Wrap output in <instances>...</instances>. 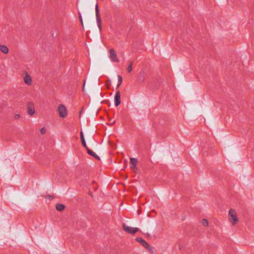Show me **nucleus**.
<instances>
[{
  "label": "nucleus",
  "instance_id": "1",
  "mask_svg": "<svg viewBox=\"0 0 254 254\" xmlns=\"http://www.w3.org/2000/svg\"><path fill=\"white\" fill-rule=\"evenodd\" d=\"M228 220L232 224L235 225L238 221V218L237 212L234 209H231L228 213Z\"/></svg>",
  "mask_w": 254,
  "mask_h": 254
},
{
  "label": "nucleus",
  "instance_id": "2",
  "mask_svg": "<svg viewBox=\"0 0 254 254\" xmlns=\"http://www.w3.org/2000/svg\"><path fill=\"white\" fill-rule=\"evenodd\" d=\"M95 13H96V22L99 28L100 31L102 30V20L101 18L100 11L98 8V4L95 5Z\"/></svg>",
  "mask_w": 254,
  "mask_h": 254
},
{
  "label": "nucleus",
  "instance_id": "3",
  "mask_svg": "<svg viewBox=\"0 0 254 254\" xmlns=\"http://www.w3.org/2000/svg\"><path fill=\"white\" fill-rule=\"evenodd\" d=\"M123 227L124 230L128 234H134L139 231V229L138 228L129 227L125 224L123 225Z\"/></svg>",
  "mask_w": 254,
  "mask_h": 254
},
{
  "label": "nucleus",
  "instance_id": "4",
  "mask_svg": "<svg viewBox=\"0 0 254 254\" xmlns=\"http://www.w3.org/2000/svg\"><path fill=\"white\" fill-rule=\"evenodd\" d=\"M58 112L60 117L64 118L67 116V110L65 107L61 104L58 107Z\"/></svg>",
  "mask_w": 254,
  "mask_h": 254
},
{
  "label": "nucleus",
  "instance_id": "5",
  "mask_svg": "<svg viewBox=\"0 0 254 254\" xmlns=\"http://www.w3.org/2000/svg\"><path fill=\"white\" fill-rule=\"evenodd\" d=\"M109 53H110V58L111 60V61L113 62L118 63L119 62V61L117 57V55L116 51L114 49H111L109 50Z\"/></svg>",
  "mask_w": 254,
  "mask_h": 254
},
{
  "label": "nucleus",
  "instance_id": "6",
  "mask_svg": "<svg viewBox=\"0 0 254 254\" xmlns=\"http://www.w3.org/2000/svg\"><path fill=\"white\" fill-rule=\"evenodd\" d=\"M115 105L118 107L121 104V94L120 91H117L116 93L115 98Z\"/></svg>",
  "mask_w": 254,
  "mask_h": 254
},
{
  "label": "nucleus",
  "instance_id": "7",
  "mask_svg": "<svg viewBox=\"0 0 254 254\" xmlns=\"http://www.w3.org/2000/svg\"><path fill=\"white\" fill-rule=\"evenodd\" d=\"M27 112L28 114L30 116L34 114L35 108L33 103L30 102L28 104Z\"/></svg>",
  "mask_w": 254,
  "mask_h": 254
},
{
  "label": "nucleus",
  "instance_id": "8",
  "mask_svg": "<svg viewBox=\"0 0 254 254\" xmlns=\"http://www.w3.org/2000/svg\"><path fill=\"white\" fill-rule=\"evenodd\" d=\"M137 163V160L136 158H130V167L132 170L134 171L135 169H136Z\"/></svg>",
  "mask_w": 254,
  "mask_h": 254
},
{
  "label": "nucleus",
  "instance_id": "9",
  "mask_svg": "<svg viewBox=\"0 0 254 254\" xmlns=\"http://www.w3.org/2000/svg\"><path fill=\"white\" fill-rule=\"evenodd\" d=\"M136 240L138 243H140L145 248H148L149 247L148 244L141 238H137Z\"/></svg>",
  "mask_w": 254,
  "mask_h": 254
},
{
  "label": "nucleus",
  "instance_id": "10",
  "mask_svg": "<svg viewBox=\"0 0 254 254\" xmlns=\"http://www.w3.org/2000/svg\"><path fill=\"white\" fill-rule=\"evenodd\" d=\"M0 51L4 54L8 53V48L5 45H0Z\"/></svg>",
  "mask_w": 254,
  "mask_h": 254
},
{
  "label": "nucleus",
  "instance_id": "11",
  "mask_svg": "<svg viewBox=\"0 0 254 254\" xmlns=\"http://www.w3.org/2000/svg\"><path fill=\"white\" fill-rule=\"evenodd\" d=\"M87 150V152L88 153L93 156L94 158H95L96 159H98V160H99L100 159V158L94 152H93V151H92L91 150L88 149V148L87 147V149H86Z\"/></svg>",
  "mask_w": 254,
  "mask_h": 254
},
{
  "label": "nucleus",
  "instance_id": "12",
  "mask_svg": "<svg viewBox=\"0 0 254 254\" xmlns=\"http://www.w3.org/2000/svg\"><path fill=\"white\" fill-rule=\"evenodd\" d=\"M24 82L28 85H31L32 83V79L29 75L24 77Z\"/></svg>",
  "mask_w": 254,
  "mask_h": 254
},
{
  "label": "nucleus",
  "instance_id": "13",
  "mask_svg": "<svg viewBox=\"0 0 254 254\" xmlns=\"http://www.w3.org/2000/svg\"><path fill=\"white\" fill-rule=\"evenodd\" d=\"M80 138H81V143H82L83 146L86 149H87V145H86V142H85V139H84V136H83V133L82 131L80 132Z\"/></svg>",
  "mask_w": 254,
  "mask_h": 254
},
{
  "label": "nucleus",
  "instance_id": "14",
  "mask_svg": "<svg viewBox=\"0 0 254 254\" xmlns=\"http://www.w3.org/2000/svg\"><path fill=\"white\" fill-rule=\"evenodd\" d=\"M64 208V205L62 204H57L56 205V208L58 211H62Z\"/></svg>",
  "mask_w": 254,
  "mask_h": 254
},
{
  "label": "nucleus",
  "instance_id": "15",
  "mask_svg": "<svg viewBox=\"0 0 254 254\" xmlns=\"http://www.w3.org/2000/svg\"><path fill=\"white\" fill-rule=\"evenodd\" d=\"M118 84H117V88H118L121 85V84H122V81H123L122 77L121 75H118Z\"/></svg>",
  "mask_w": 254,
  "mask_h": 254
},
{
  "label": "nucleus",
  "instance_id": "16",
  "mask_svg": "<svg viewBox=\"0 0 254 254\" xmlns=\"http://www.w3.org/2000/svg\"><path fill=\"white\" fill-rule=\"evenodd\" d=\"M208 221L207 219H203L202 221V224L203 226H205V227H207L208 226Z\"/></svg>",
  "mask_w": 254,
  "mask_h": 254
},
{
  "label": "nucleus",
  "instance_id": "17",
  "mask_svg": "<svg viewBox=\"0 0 254 254\" xmlns=\"http://www.w3.org/2000/svg\"><path fill=\"white\" fill-rule=\"evenodd\" d=\"M132 63H130V64L127 67V70L128 72H130L132 71Z\"/></svg>",
  "mask_w": 254,
  "mask_h": 254
},
{
  "label": "nucleus",
  "instance_id": "18",
  "mask_svg": "<svg viewBox=\"0 0 254 254\" xmlns=\"http://www.w3.org/2000/svg\"><path fill=\"white\" fill-rule=\"evenodd\" d=\"M40 132L41 134H45L46 133V129L45 127H42L40 129Z\"/></svg>",
  "mask_w": 254,
  "mask_h": 254
},
{
  "label": "nucleus",
  "instance_id": "19",
  "mask_svg": "<svg viewBox=\"0 0 254 254\" xmlns=\"http://www.w3.org/2000/svg\"><path fill=\"white\" fill-rule=\"evenodd\" d=\"M13 118L15 120H18L20 118V115L19 114H15Z\"/></svg>",
  "mask_w": 254,
  "mask_h": 254
},
{
  "label": "nucleus",
  "instance_id": "20",
  "mask_svg": "<svg viewBox=\"0 0 254 254\" xmlns=\"http://www.w3.org/2000/svg\"><path fill=\"white\" fill-rule=\"evenodd\" d=\"M79 18H80V22H81V24H82L83 22H82V17L81 16H79Z\"/></svg>",
  "mask_w": 254,
  "mask_h": 254
},
{
  "label": "nucleus",
  "instance_id": "21",
  "mask_svg": "<svg viewBox=\"0 0 254 254\" xmlns=\"http://www.w3.org/2000/svg\"><path fill=\"white\" fill-rule=\"evenodd\" d=\"M84 86H85V83H84V84H83V90H84Z\"/></svg>",
  "mask_w": 254,
  "mask_h": 254
}]
</instances>
